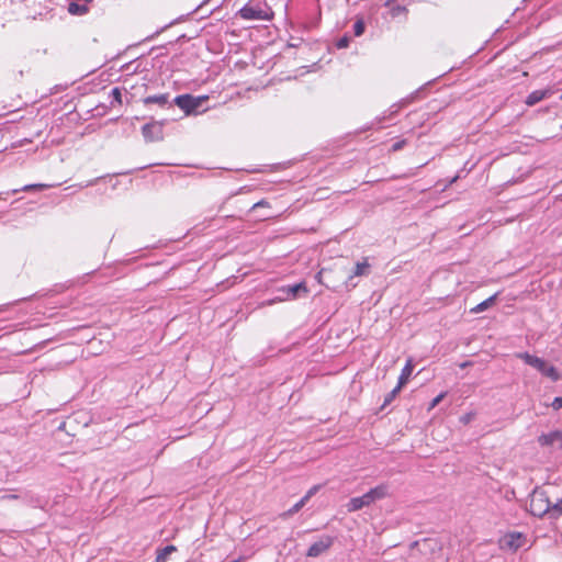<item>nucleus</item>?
Wrapping results in <instances>:
<instances>
[{
  "label": "nucleus",
  "instance_id": "obj_1",
  "mask_svg": "<svg viewBox=\"0 0 562 562\" xmlns=\"http://www.w3.org/2000/svg\"><path fill=\"white\" fill-rule=\"evenodd\" d=\"M529 510L536 517L557 519L562 515V498L551 502L548 491L536 487L530 495Z\"/></svg>",
  "mask_w": 562,
  "mask_h": 562
},
{
  "label": "nucleus",
  "instance_id": "obj_2",
  "mask_svg": "<svg viewBox=\"0 0 562 562\" xmlns=\"http://www.w3.org/2000/svg\"><path fill=\"white\" fill-rule=\"evenodd\" d=\"M236 15L246 21H271L274 12L267 0H248Z\"/></svg>",
  "mask_w": 562,
  "mask_h": 562
},
{
  "label": "nucleus",
  "instance_id": "obj_3",
  "mask_svg": "<svg viewBox=\"0 0 562 562\" xmlns=\"http://www.w3.org/2000/svg\"><path fill=\"white\" fill-rule=\"evenodd\" d=\"M389 494V487L385 484L378 485L362 496L352 497L347 503L346 507L349 513L357 512L363 507L370 506L375 501L383 499Z\"/></svg>",
  "mask_w": 562,
  "mask_h": 562
},
{
  "label": "nucleus",
  "instance_id": "obj_4",
  "mask_svg": "<svg viewBox=\"0 0 562 562\" xmlns=\"http://www.w3.org/2000/svg\"><path fill=\"white\" fill-rule=\"evenodd\" d=\"M517 357L519 359L524 360L526 364L538 370L544 376H548L549 379H551L553 382H557L560 380L561 375L557 371V369L553 366L549 364L542 358L530 355L528 352H520L517 355Z\"/></svg>",
  "mask_w": 562,
  "mask_h": 562
},
{
  "label": "nucleus",
  "instance_id": "obj_5",
  "mask_svg": "<svg viewBox=\"0 0 562 562\" xmlns=\"http://www.w3.org/2000/svg\"><path fill=\"white\" fill-rule=\"evenodd\" d=\"M205 100H207L206 95L193 97L191 94H181L175 98L173 103L187 115H190L195 113Z\"/></svg>",
  "mask_w": 562,
  "mask_h": 562
},
{
  "label": "nucleus",
  "instance_id": "obj_6",
  "mask_svg": "<svg viewBox=\"0 0 562 562\" xmlns=\"http://www.w3.org/2000/svg\"><path fill=\"white\" fill-rule=\"evenodd\" d=\"M334 543L331 536H323L319 540L315 541L308 548L306 555L310 558H316L326 552Z\"/></svg>",
  "mask_w": 562,
  "mask_h": 562
},
{
  "label": "nucleus",
  "instance_id": "obj_7",
  "mask_svg": "<svg viewBox=\"0 0 562 562\" xmlns=\"http://www.w3.org/2000/svg\"><path fill=\"white\" fill-rule=\"evenodd\" d=\"M142 133L146 142H159L162 139V125L156 122L147 123L142 127Z\"/></svg>",
  "mask_w": 562,
  "mask_h": 562
},
{
  "label": "nucleus",
  "instance_id": "obj_8",
  "mask_svg": "<svg viewBox=\"0 0 562 562\" xmlns=\"http://www.w3.org/2000/svg\"><path fill=\"white\" fill-rule=\"evenodd\" d=\"M559 442L562 447V430H553L549 434H542L538 437V443L541 447H550Z\"/></svg>",
  "mask_w": 562,
  "mask_h": 562
},
{
  "label": "nucleus",
  "instance_id": "obj_9",
  "mask_svg": "<svg viewBox=\"0 0 562 562\" xmlns=\"http://www.w3.org/2000/svg\"><path fill=\"white\" fill-rule=\"evenodd\" d=\"M282 292L286 294L288 299H295L300 295L301 292L304 294L308 293L305 282H300L296 284L288 285L281 289Z\"/></svg>",
  "mask_w": 562,
  "mask_h": 562
},
{
  "label": "nucleus",
  "instance_id": "obj_10",
  "mask_svg": "<svg viewBox=\"0 0 562 562\" xmlns=\"http://www.w3.org/2000/svg\"><path fill=\"white\" fill-rule=\"evenodd\" d=\"M144 104H157L160 108H164L169 103V94L168 93H161V94H155V95H148L144 98L143 100Z\"/></svg>",
  "mask_w": 562,
  "mask_h": 562
},
{
  "label": "nucleus",
  "instance_id": "obj_11",
  "mask_svg": "<svg viewBox=\"0 0 562 562\" xmlns=\"http://www.w3.org/2000/svg\"><path fill=\"white\" fill-rule=\"evenodd\" d=\"M413 368H414L413 360L409 358L406 361V363H405L404 368L402 369V372H401V374L398 376L397 384L400 386L403 387L408 382L409 376H411V374L413 372Z\"/></svg>",
  "mask_w": 562,
  "mask_h": 562
},
{
  "label": "nucleus",
  "instance_id": "obj_12",
  "mask_svg": "<svg viewBox=\"0 0 562 562\" xmlns=\"http://www.w3.org/2000/svg\"><path fill=\"white\" fill-rule=\"evenodd\" d=\"M496 297H497V293L487 297L483 302H481L477 305H475L474 307H472L471 313L477 314V313H481V312L490 308L494 304Z\"/></svg>",
  "mask_w": 562,
  "mask_h": 562
},
{
  "label": "nucleus",
  "instance_id": "obj_13",
  "mask_svg": "<svg viewBox=\"0 0 562 562\" xmlns=\"http://www.w3.org/2000/svg\"><path fill=\"white\" fill-rule=\"evenodd\" d=\"M547 95V91L544 90H535L532 91L526 99L527 105H535L538 102L542 101Z\"/></svg>",
  "mask_w": 562,
  "mask_h": 562
},
{
  "label": "nucleus",
  "instance_id": "obj_14",
  "mask_svg": "<svg viewBox=\"0 0 562 562\" xmlns=\"http://www.w3.org/2000/svg\"><path fill=\"white\" fill-rule=\"evenodd\" d=\"M176 551H177V548L175 546H172V544L166 546L165 548L158 550L157 557H156V562H166L168 557Z\"/></svg>",
  "mask_w": 562,
  "mask_h": 562
},
{
  "label": "nucleus",
  "instance_id": "obj_15",
  "mask_svg": "<svg viewBox=\"0 0 562 562\" xmlns=\"http://www.w3.org/2000/svg\"><path fill=\"white\" fill-rule=\"evenodd\" d=\"M370 270V265L368 262V259H364L361 262H357L355 266V270L351 277H361L367 276Z\"/></svg>",
  "mask_w": 562,
  "mask_h": 562
},
{
  "label": "nucleus",
  "instance_id": "obj_16",
  "mask_svg": "<svg viewBox=\"0 0 562 562\" xmlns=\"http://www.w3.org/2000/svg\"><path fill=\"white\" fill-rule=\"evenodd\" d=\"M68 12L72 15H82L88 12L87 4H79L77 2H70L68 4Z\"/></svg>",
  "mask_w": 562,
  "mask_h": 562
},
{
  "label": "nucleus",
  "instance_id": "obj_17",
  "mask_svg": "<svg viewBox=\"0 0 562 562\" xmlns=\"http://www.w3.org/2000/svg\"><path fill=\"white\" fill-rule=\"evenodd\" d=\"M307 503V497H302L297 503H295L288 512L282 514L283 517H289L300 512L304 505Z\"/></svg>",
  "mask_w": 562,
  "mask_h": 562
},
{
  "label": "nucleus",
  "instance_id": "obj_18",
  "mask_svg": "<svg viewBox=\"0 0 562 562\" xmlns=\"http://www.w3.org/2000/svg\"><path fill=\"white\" fill-rule=\"evenodd\" d=\"M402 386H400L398 384L391 391L389 392L385 397H384V402H383V405H382V408H384L385 406H387L389 404H391L393 402V400L397 396V394L400 393Z\"/></svg>",
  "mask_w": 562,
  "mask_h": 562
},
{
  "label": "nucleus",
  "instance_id": "obj_19",
  "mask_svg": "<svg viewBox=\"0 0 562 562\" xmlns=\"http://www.w3.org/2000/svg\"><path fill=\"white\" fill-rule=\"evenodd\" d=\"M352 29H353L355 36H361L366 30V24H364L363 19H361V18L357 19L356 22L353 23Z\"/></svg>",
  "mask_w": 562,
  "mask_h": 562
},
{
  "label": "nucleus",
  "instance_id": "obj_20",
  "mask_svg": "<svg viewBox=\"0 0 562 562\" xmlns=\"http://www.w3.org/2000/svg\"><path fill=\"white\" fill-rule=\"evenodd\" d=\"M510 541L508 542V546L512 548H519L520 543L516 542V540H519L521 538V533L519 532H513L509 535Z\"/></svg>",
  "mask_w": 562,
  "mask_h": 562
},
{
  "label": "nucleus",
  "instance_id": "obj_21",
  "mask_svg": "<svg viewBox=\"0 0 562 562\" xmlns=\"http://www.w3.org/2000/svg\"><path fill=\"white\" fill-rule=\"evenodd\" d=\"M447 395V392H441L438 394L429 404L428 411L434 409Z\"/></svg>",
  "mask_w": 562,
  "mask_h": 562
},
{
  "label": "nucleus",
  "instance_id": "obj_22",
  "mask_svg": "<svg viewBox=\"0 0 562 562\" xmlns=\"http://www.w3.org/2000/svg\"><path fill=\"white\" fill-rule=\"evenodd\" d=\"M350 43V37L348 35H344L336 42V47L339 49L347 48Z\"/></svg>",
  "mask_w": 562,
  "mask_h": 562
},
{
  "label": "nucleus",
  "instance_id": "obj_23",
  "mask_svg": "<svg viewBox=\"0 0 562 562\" xmlns=\"http://www.w3.org/2000/svg\"><path fill=\"white\" fill-rule=\"evenodd\" d=\"M46 188H48V186H47V184H41V183H38V184H26V186H24V187L21 189V191H25V192H27V191H31V190H33V189H46Z\"/></svg>",
  "mask_w": 562,
  "mask_h": 562
},
{
  "label": "nucleus",
  "instance_id": "obj_24",
  "mask_svg": "<svg viewBox=\"0 0 562 562\" xmlns=\"http://www.w3.org/2000/svg\"><path fill=\"white\" fill-rule=\"evenodd\" d=\"M111 95L113 98L114 101L119 102V103H122V92L119 88H113L111 90Z\"/></svg>",
  "mask_w": 562,
  "mask_h": 562
},
{
  "label": "nucleus",
  "instance_id": "obj_25",
  "mask_svg": "<svg viewBox=\"0 0 562 562\" xmlns=\"http://www.w3.org/2000/svg\"><path fill=\"white\" fill-rule=\"evenodd\" d=\"M475 414L474 413H467L460 417V422L464 425L469 424L473 418Z\"/></svg>",
  "mask_w": 562,
  "mask_h": 562
},
{
  "label": "nucleus",
  "instance_id": "obj_26",
  "mask_svg": "<svg viewBox=\"0 0 562 562\" xmlns=\"http://www.w3.org/2000/svg\"><path fill=\"white\" fill-rule=\"evenodd\" d=\"M551 407L554 409V411H559L562 408V396H559V397H555L552 403H551Z\"/></svg>",
  "mask_w": 562,
  "mask_h": 562
},
{
  "label": "nucleus",
  "instance_id": "obj_27",
  "mask_svg": "<svg viewBox=\"0 0 562 562\" xmlns=\"http://www.w3.org/2000/svg\"><path fill=\"white\" fill-rule=\"evenodd\" d=\"M319 490V485L311 487L303 497H307V501Z\"/></svg>",
  "mask_w": 562,
  "mask_h": 562
},
{
  "label": "nucleus",
  "instance_id": "obj_28",
  "mask_svg": "<svg viewBox=\"0 0 562 562\" xmlns=\"http://www.w3.org/2000/svg\"><path fill=\"white\" fill-rule=\"evenodd\" d=\"M20 496L16 495V494H7V495H3L2 496V499H9V501H12V499H18Z\"/></svg>",
  "mask_w": 562,
  "mask_h": 562
},
{
  "label": "nucleus",
  "instance_id": "obj_29",
  "mask_svg": "<svg viewBox=\"0 0 562 562\" xmlns=\"http://www.w3.org/2000/svg\"><path fill=\"white\" fill-rule=\"evenodd\" d=\"M267 205H268V202H267V201H265V200H261V201H259V202L255 203V204L252 205V209H257V207H261V206H267Z\"/></svg>",
  "mask_w": 562,
  "mask_h": 562
},
{
  "label": "nucleus",
  "instance_id": "obj_30",
  "mask_svg": "<svg viewBox=\"0 0 562 562\" xmlns=\"http://www.w3.org/2000/svg\"><path fill=\"white\" fill-rule=\"evenodd\" d=\"M401 147H402V144H401V143H396V144H394V146H393L394 150H397V149H400Z\"/></svg>",
  "mask_w": 562,
  "mask_h": 562
},
{
  "label": "nucleus",
  "instance_id": "obj_31",
  "mask_svg": "<svg viewBox=\"0 0 562 562\" xmlns=\"http://www.w3.org/2000/svg\"><path fill=\"white\" fill-rule=\"evenodd\" d=\"M458 178H459L458 176L453 177V178L450 180V184H452L453 182H456Z\"/></svg>",
  "mask_w": 562,
  "mask_h": 562
},
{
  "label": "nucleus",
  "instance_id": "obj_32",
  "mask_svg": "<svg viewBox=\"0 0 562 562\" xmlns=\"http://www.w3.org/2000/svg\"><path fill=\"white\" fill-rule=\"evenodd\" d=\"M86 2H91L92 0H85Z\"/></svg>",
  "mask_w": 562,
  "mask_h": 562
}]
</instances>
